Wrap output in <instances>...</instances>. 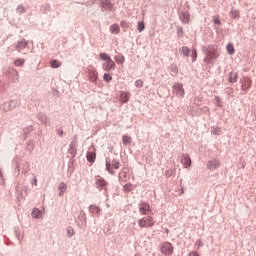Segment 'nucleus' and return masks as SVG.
<instances>
[{
    "label": "nucleus",
    "mask_w": 256,
    "mask_h": 256,
    "mask_svg": "<svg viewBox=\"0 0 256 256\" xmlns=\"http://www.w3.org/2000/svg\"><path fill=\"white\" fill-rule=\"evenodd\" d=\"M99 57L102 61H106V63L102 64L104 71H111V69H115L116 64L113 59H111V56H109L107 53H100Z\"/></svg>",
    "instance_id": "1"
},
{
    "label": "nucleus",
    "mask_w": 256,
    "mask_h": 256,
    "mask_svg": "<svg viewBox=\"0 0 256 256\" xmlns=\"http://www.w3.org/2000/svg\"><path fill=\"white\" fill-rule=\"evenodd\" d=\"M138 226L140 229H151L155 227V218L153 216H146L138 220Z\"/></svg>",
    "instance_id": "2"
},
{
    "label": "nucleus",
    "mask_w": 256,
    "mask_h": 256,
    "mask_svg": "<svg viewBox=\"0 0 256 256\" xmlns=\"http://www.w3.org/2000/svg\"><path fill=\"white\" fill-rule=\"evenodd\" d=\"M160 251L163 255L166 256L173 255V244L169 242L162 243Z\"/></svg>",
    "instance_id": "3"
},
{
    "label": "nucleus",
    "mask_w": 256,
    "mask_h": 256,
    "mask_svg": "<svg viewBox=\"0 0 256 256\" xmlns=\"http://www.w3.org/2000/svg\"><path fill=\"white\" fill-rule=\"evenodd\" d=\"M86 159L87 161H89V163H95V159H97V154L95 153V146L89 147Z\"/></svg>",
    "instance_id": "4"
},
{
    "label": "nucleus",
    "mask_w": 256,
    "mask_h": 256,
    "mask_svg": "<svg viewBox=\"0 0 256 256\" xmlns=\"http://www.w3.org/2000/svg\"><path fill=\"white\" fill-rule=\"evenodd\" d=\"M221 166V161L217 159H213L207 162V169L209 171H215L216 169H219Z\"/></svg>",
    "instance_id": "5"
},
{
    "label": "nucleus",
    "mask_w": 256,
    "mask_h": 256,
    "mask_svg": "<svg viewBox=\"0 0 256 256\" xmlns=\"http://www.w3.org/2000/svg\"><path fill=\"white\" fill-rule=\"evenodd\" d=\"M173 91L178 97H183L185 95V90L183 89V85L180 83H176L173 86Z\"/></svg>",
    "instance_id": "6"
},
{
    "label": "nucleus",
    "mask_w": 256,
    "mask_h": 256,
    "mask_svg": "<svg viewBox=\"0 0 256 256\" xmlns=\"http://www.w3.org/2000/svg\"><path fill=\"white\" fill-rule=\"evenodd\" d=\"M139 212L142 215H149V213H151V206L148 203H140Z\"/></svg>",
    "instance_id": "7"
},
{
    "label": "nucleus",
    "mask_w": 256,
    "mask_h": 256,
    "mask_svg": "<svg viewBox=\"0 0 256 256\" xmlns=\"http://www.w3.org/2000/svg\"><path fill=\"white\" fill-rule=\"evenodd\" d=\"M14 107H17V101L12 100L10 102H6L1 106L2 111H11V109H14Z\"/></svg>",
    "instance_id": "8"
},
{
    "label": "nucleus",
    "mask_w": 256,
    "mask_h": 256,
    "mask_svg": "<svg viewBox=\"0 0 256 256\" xmlns=\"http://www.w3.org/2000/svg\"><path fill=\"white\" fill-rule=\"evenodd\" d=\"M99 78V73L95 70V68L89 69V79L92 83H95Z\"/></svg>",
    "instance_id": "9"
},
{
    "label": "nucleus",
    "mask_w": 256,
    "mask_h": 256,
    "mask_svg": "<svg viewBox=\"0 0 256 256\" xmlns=\"http://www.w3.org/2000/svg\"><path fill=\"white\" fill-rule=\"evenodd\" d=\"M238 78L239 74H237V72H230L228 75V83H237Z\"/></svg>",
    "instance_id": "10"
},
{
    "label": "nucleus",
    "mask_w": 256,
    "mask_h": 256,
    "mask_svg": "<svg viewBox=\"0 0 256 256\" xmlns=\"http://www.w3.org/2000/svg\"><path fill=\"white\" fill-rule=\"evenodd\" d=\"M130 97H131V94L129 92L122 91L120 93V101H121V103H127L129 101Z\"/></svg>",
    "instance_id": "11"
},
{
    "label": "nucleus",
    "mask_w": 256,
    "mask_h": 256,
    "mask_svg": "<svg viewBox=\"0 0 256 256\" xmlns=\"http://www.w3.org/2000/svg\"><path fill=\"white\" fill-rule=\"evenodd\" d=\"M252 81L249 77H244L242 81V89L247 90L251 88Z\"/></svg>",
    "instance_id": "12"
},
{
    "label": "nucleus",
    "mask_w": 256,
    "mask_h": 256,
    "mask_svg": "<svg viewBox=\"0 0 256 256\" xmlns=\"http://www.w3.org/2000/svg\"><path fill=\"white\" fill-rule=\"evenodd\" d=\"M96 185L98 187H101L102 189H106L107 182L103 178L98 176V177H96Z\"/></svg>",
    "instance_id": "13"
},
{
    "label": "nucleus",
    "mask_w": 256,
    "mask_h": 256,
    "mask_svg": "<svg viewBox=\"0 0 256 256\" xmlns=\"http://www.w3.org/2000/svg\"><path fill=\"white\" fill-rule=\"evenodd\" d=\"M182 163L183 165H185V167H191V158L189 157V155L184 154L182 156Z\"/></svg>",
    "instance_id": "14"
},
{
    "label": "nucleus",
    "mask_w": 256,
    "mask_h": 256,
    "mask_svg": "<svg viewBox=\"0 0 256 256\" xmlns=\"http://www.w3.org/2000/svg\"><path fill=\"white\" fill-rule=\"evenodd\" d=\"M191 15L188 12H182L180 15V19L182 23H189Z\"/></svg>",
    "instance_id": "15"
},
{
    "label": "nucleus",
    "mask_w": 256,
    "mask_h": 256,
    "mask_svg": "<svg viewBox=\"0 0 256 256\" xmlns=\"http://www.w3.org/2000/svg\"><path fill=\"white\" fill-rule=\"evenodd\" d=\"M121 31V28H119V25L113 24L110 26V32L113 33L114 35H117Z\"/></svg>",
    "instance_id": "16"
},
{
    "label": "nucleus",
    "mask_w": 256,
    "mask_h": 256,
    "mask_svg": "<svg viewBox=\"0 0 256 256\" xmlns=\"http://www.w3.org/2000/svg\"><path fill=\"white\" fill-rule=\"evenodd\" d=\"M102 7L104 9H113V4L109 0H102Z\"/></svg>",
    "instance_id": "17"
},
{
    "label": "nucleus",
    "mask_w": 256,
    "mask_h": 256,
    "mask_svg": "<svg viewBox=\"0 0 256 256\" xmlns=\"http://www.w3.org/2000/svg\"><path fill=\"white\" fill-rule=\"evenodd\" d=\"M229 15L232 19H239L240 17L239 10H231Z\"/></svg>",
    "instance_id": "18"
},
{
    "label": "nucleus",
    "mask_w": 256,
    "mask_h": 256,
    "mask_svg": "<svg viewBox=\"0 0 256 256\" xmlns=\"http://www.w3.org/2000/svg\"><path fill=\"white\" fill-rule=\"evenodd\" d=\"M116 63L123 65L125 63V57L123 55L115 56Z\"/></svg>",
    "instance_id": "19"
},
{
    "label": "nucleus",
    "mask_w": 256,
    "mask_h": 256,
    "mask_svg": "<svg viewBox=\"0 0 256 256\" xmlns=\"http://www.w3.org/2000/svg\"><path fill=\"white\" fill-rule=\"evenodd\" d=\"M50 65L53 69H59V67L61 66V61L59 60H52L50 62Z\"/></svg>",
    "instance_id": "20"
},
{
    "label": "nucleus",
    "mask_w": 256,
    "mask_h": 256,
    "mask_svg": "<svg viewBox=\"0 0 256 256\" xmlns=\"http://www.w3.org/2000/svg\"><path fill=\"white\" fill-rule=\"evenodd\" d=\"M122 143L124 145H131V136H128V135H124L122 137Z\"/></svg>",
    "instance_id": "21"
},
{
    "label": "nucleus",
    "mask_w": 256,
    "mask_h": 256,
    "mask_svg": "<svg viewBox=\"0 0 256 256\" xmlns=\"http://www.w3.org/2000/svg\"><path fill=\"white\" fill-rule=\"evenodd\" d=\"M32 217L34 219H39L41 217V211L37 208H35L33 211H32Z\"/></svg>",
    "instance_id": "22"
},
{
    "label": "nucleus",
    "mask_w": 256,
    "mask_h": 256,
    "mask_svg": "<svg viewBox=\"0 0 256 256\" xmlns=\"http://www.w3.org/2000/svg\"><path fill=\"white\" fill-rule=\"evenodd\" d=\"M59 189H60L59 195L61 196V195H63V193H65V190L67 189V184H65V183H60V184H59Z\"/></svg>",
    "instance_id": "23"
},
{
    "label": "nucleus",
    "mask_w": 256,
    "mask_h": 256,
    "mask_svg": "<svg viewBox=\"0 0 256 256\" xmlns=\"http://www.w3.org/2000/svg\"><path fill=\"white\" fill-rule=\"evenodd\" d=\"M229 55H233L235 53V47H233V44H228L226 47Z\"/></svg>",
    "instance_id": "24"
},
{
    "label": "nucleus",
    "mask_w": 256,
    "mask_h": 256,
    "mask_svg": "<svg viewBox=\"0 0 256 256\" xmlns=\"http://www.w3.org/2000/svg\"><path fill=\"white\" fill-rule=\"evenodd\" d=\"M180 51H181L182 55H185V57H189V53H190L189 48H187L186 46H184V47H182V48L180 49Z\"/></svg>",
    "instance_id": "25"
},
{
    "label": "nucleus",
    "mask_w": 256,
    "mask_h": 256,
    "mask_svg": "<svg viewBox=\"0 0 256 256\" xmlns=\"http://www.w3.org/2000/svg\"><path fill=\"white\" fill-rule=\"evenodd\" d=\"M106 170L108 173H113V170L111 169V160L109 158L106 159Z\"/></svg>",
    "instance_id": "26"
},
{
    "label": "nucleus",
    "mask_w": 256,
    "mask_h": 256,
    "mask_svg": "<svg viewBox=\"0 0 256 256\" xmlns=\"http://www.w3.org/2000/svg\"><path fill=\"white\" fill-rule=\"evenodd\" d=\"M137 29H138V31H139L140 33H141L142 31H144V29H145V23H144L143 21L138 22Z\"/></svg>",
    "instance_id": "27"
},
{
    "label": "nucleus",
    "mask_w": 256,
    "mask_h": 256,
    "mask_svg": "<svg viewBox=\"0 0 256 256\" xmlns=\"http://www.w3.org/2000/svg\"><path fill=\"white\" fill-rule=\"evenodd\" d=\"M15 65H16V67H23V65H25V60L24 59H17L15 61Z\"/></svg>",
    "instance_id": "28"
},
{
    "label": "nucleus",
    "mask_w": 256,
    "mask_h": 256,
    "mask_svg": "<svg viewBox=\"0 0 256 256\" xmlns=\"http://www.w3.org/2000/svg\"><path fill=\"white\" fill-rule=\"evenodd\" d=\"M67 235L68 237H73V235H75V230L73 229V227L67 228Z\"/></svg>",
    "instance_id": "29"
},
{
    "label": "nucleus",
    "mask_w": 256,
    "mask_h": 256,
    "mask_svg": "<svg viewBox=\"0 0 256 256\" xmlns=\"http://www.w3.org/2000/svg\"><path fill=\"white\" fill-rule=\"evenodd\" d=\"M104 81H106V83H109V81L113 80V77L107 73L104 74L103 76Z\"/></svg>",
    "instance_id": "30"
},
{
    "label": "nucleus",
    "mask_w": 256,
    "mask_h": 256,
    "mask_svg": "<svg viewBox=\"0 0 256 256\" xmlns=\"http://www.w3.org/2000/svg\"><path fill=\"white\" fill-rule=\"evenodd\" d=\"M112 167H114V169H119V167H121V163L118 160H113Z\"/></svg>",
    "instance_id": "31"
},
{
    "label": "nucleus",
    "mask_w": 256,
    "mask_h": 256,
    "mask_svg": "<svg viewBox=\"0 0 256 256\" xmlns=\"http://www.w3.org/2000/svg\"><path fill=\"white\" fill-rule=\"evenodd\" d=\"M170 71H172L173 73H179V68L176 66V64H172L170 66Z\"/></svg>",
    "instance_id": "32"
},
{
    "label": "nucleus",
    "mask_w": 256,
    "mask_h": 256,
    "mask_svg": "<svg viewBox=\"0 0 256 256\" xmlns=\"http://www.w3.org/2000/svg\"><path fill=\"white\" fill-rule=\"evenodd\" d=\"M143 85H144L143 80L139 79V80L135 81L136 87L141 88V87H143Z\"/></svg>",
    "instance_id": "33"
},
{
    "label": "nucleus",
    "mask_w": 256,
    "mask_h": 256,
    "mask_svg": "<svg viewBox=\"0 0 256 256\" xmlns=\"http://www.w3.org/2000/svg\"><path fill=\"white\" fill-rule=\"evenodd\" d=\"M17 11H18L19 13H25L26 9H25V7H23V6H19V7L17 8Z\"/></svg>",
    "instance_id": "34"
},
{
    "label": "nucleus",
    "mask_w": 256,
    "mask_h": 256,
    "mask_svg": "<svg viewBox=\"0 0 256 256\" xmlns=\"http://www.w3.org/2000/svg\"><path fill=\"white\" fill-rule=\"evenodd\" d=\"M215 101H216V103H217V106H218V107H221V98H219V96H216V97H215Z\"/></svg>",
    "instance_id": "35"
},
{
    "label": "nucleus",
    "mask_w": 256,
    "mask_h": 256,
    "mask_svg": "<svg viewBox=\"0 0 256 256\" xmlns=\"http://www.w3.org/2000/svg\"><path fill=\"white\" fill-rule=\"evenodd\" d=\"M214 23H215V25L221 24V20L219 19V17H214Z\"/></svg>",
    "instance_id": "36"
},
{
    "label": "nucleus",
    "mask_w": 256,
    "mask_h": 256,
    "mask_svg": "<svg viewBox=\"0 0 256 256\" xmlns=\"http://www.w3.org/2000/svg\"><path fill=\"white\" fill-rule=\"evenodd\" d=\"M196 245L198 247H203V242L201 240H197Z\"/></svg>",
    "instance_id": "37"
},
{
    "label": "nucleus",
    "mask_w": 256,
    "mask_h": 256,
    "mask_svg": "<svg viewBox=\"0 0 256 256\" xmlns=\"http://www.w3.org/2000/svg\"><path fill=\"white\" fill-rule=\"evenodd\" d=\"M19 45H21L22 47H27V42L21 41L19 42Z\"/></svg>",
    "instance_id": "38"
},
{
    "label": "nucleus",
    "mask_w": 256,
    "mask_h": 256,
    "mask_svg": "<svg viewBox=\"0 0 256 256\" xmlns=\"http://www.w3.org/2000/svg\"><path fill=\"white\" fill-rule=\"evenodd\" d=\"M188 256H199L197 252H191Z\"/></svg>",
    "instance_id": "39"
},
{
    "label": "nucleus",
    "mask_w": 256,
    "mask_h": 256,
    "mask_svg": "<svg viewBox=\"0 0 256 256\" xmlns=\"http://www.w3.org/2000/svg\"><path fill=\"white\" fill-rule=\"evenodd\" d=\"M121 27H127V22L123 21V22L121 23Z\"/></svg>",
    "instance_id": "40"
},
{
    "label": "nucleus",
    "mask_w": 256,
    "mask_h": 256,
    "mask_svg": "<svg viewBox=\"0 0 256 256\" xmlns=\"http://www.w3.org/2000/svg\"><path fill=\"white\" fill-rule=\"evenodd\" d=\"M193 57H194V59L197 58V50H194V52H193Z\"/></svg>",
    "instance_id": "41"
},
{
    "label": "nucleus",
    "mask_w": 256,
    "mask_h": 256,
    "mask_svg": "<svg viewBox=\"0 0 256 256\" xmlns=\"http://www.w3.org/2000/svg\"><path fill=\"white\" fill-rule=\"evenodd\" d=\"M129 187H131L130 185H126L124 186V189L127 191V189H130Z\"/></svg>",
    "instance_id": "42"
},
{
    "label": "nucleus",
    "mask_w": 256,
    "mask_h": 256,
    "mask_svg": "<svg viewBox=\"0 0 256 256\" xmlns=\"http://www.w3.org/2000/svg\"><path fill=\"white\" fill-rule=\"evenodd\" d=\"M29 171V164L26 165V172Z\"/></svg>",
    "instance_id": "43"
},
{
    "label": "nucleus",
    "mask_w": 256,
    "mask_h": 256,
    "mask_svg": "<svg viewBox=\"0 0 256 256\" xmlns=\"http://www.w3.org/2000/svg\"><path fill=\"white\" fill-rule=\"evenodd\" d=\"M95 211H97V213H99V208L94 207Z\"/></svg>",
    "instance_id": "44"
},
{
    "label": "nucleus",
    "mask_w": 256,
    "mask_h": 256,
    "mask_svg": "<svg viewBox=\"0 0 256 256\" xmlns=\"http://www.w3.org/2000/svg\"><path fill=\"white\" fill-rule=\"evenodd\" d=\"M34 183H35V185H37V178H35V182Z\"/></svg>",
    "instance_id": "45"
},
{
    "label": "nucleus",
    "mask_w": 256,
    "mask_h": 256,
    "mask_svg": "<svg viewBox=\"0 0 256 256\" xmlns=\"http://www.w3.org/2000/svg\"><path fill=\"white\" fill-rule=\"evenodd\" d=\"M34 183H35V185H37V178H35V182Z\"/></svg>",
    "instance_id": "46"
}]
</instances>
